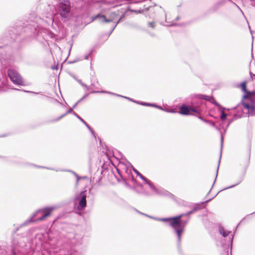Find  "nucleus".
Instances as JSON below:
<instances>
[{"label":"nucleus","mask_w":255,"mask_h":255,"mask_svg":"<svg viewBox=\"0 0 255 255\" xmlns=\"http://www.w3.org/2000/svg\"><path fill=\"white\" fill-rule=\"evenodd\" d=\"M127 10L123 11L122 9H118L117 11H110L105 14L100 13L96 15L93 17V20H98L99 22L101 23L112 22L113 26L110 31V34L118 24L127 15Z\"/></svg>","instance_id":"obj_1"},{"label":"nucleus","mask_w":255,"mask_h":255,"mask_svg":"<svg viewBox=\"0 0 255 255\" xmlns=\"http://www.w3.org/2000/svg\"><path fill=\"white\" fill-rule=\"evenodd\" d=\"M53 13L52 12H50L48 13V15L46 17V19L44 20L41 18H36V26L35 25H33V28L32 30H34L33 36L35 35H40L43 37H44L45 35L47 34L48 36L50 38H54L55 35L51 32L49 31L46 28H42L39 25L42 24L43 22H45L48 25L52 24L54 20H53Z\"/></svg>","instance_id":"obj_2"},{"label":"nucleus","mask_w":255,"mask_h":255,"mask_svg":"<svg viewBox=\"0 0 255 255\" xmlns=\"http://www.w3.org/2000/svg\"><path fill=\"white\" fill-rule=\"evenodd\" d=\"M142 214V213H141ZM143 215L147 216L145 214ZM183 216V214L177 216L167 218H156L148 216V217L155 219L157 221L169 222V225L173 228L174 233L176 234L178 238V242L180 243L181 242V237L184 231V226L182 225L181 218Z\"/></svg>","instance_id":"obj_3"},{"label":"nucleus","mask_w":255,"mask_h":255,"mask_svg":"<svg viewBox=\"0 0 255 255\" xmlns=\"http://www.w3.org/2000/svg\"><path fill=\"white\" fill-rule=\"evenodd\" d=\"M56 208L55 206H50L37 210L29 219L24 222L22 226L26 225L30 223L44 220L50 216L52 212L56 209Z\"/></svg>","instance_id":"obj_4"},{"label":"nucleus","mask_w":255,"mask_h":255,"mask_svg":"<svg viewBox=\"0 0 255 255\" xmlns=\"http://www.w3.org/2000/svg\"><path fill=\"white\" fill-rule=\"evenodd\" d=\"M132 165L127 161H120L118 164L117 171L121 177L125 180H131L135 182L133 176L131 173V169H133Z\"/></svg>","instance_id":"obj_5"},{"label":"nucleus","mask_w":255,"mask_h":255,"mask_svg":"<svg viewBox=\"0 0 255 255\" xmlns=\"http://www.w3.org/2000/svg\"><path fill=\"white\" fill-rule=\"evenodd\" d=\"M55 9L57 13H59L62 17H67L70 13L71 9L69 1L59 0Z\"/></svg>","instance_id":"obj_6"},{"label":"nucleus","mask_w":255,"mask_h":255,"mask_svg":"<svg viewBox=\"0 0 255 255\" xmlns=\"http://www.w3.org/2000/svg\"><path fill=\"white\" fill-rule=\"evenodd\" d=\"M133 171H134V172L137 175L139 176V177L142 179L143 180V181H145V183L146 184H147V185H148V186H149V187L153 190L154 191V192H156L157 193L159 194H160V195H164V196H168V197H172L173 196V195L171 194L170 193H169L168 191H166V190H163V189H161V190H158L154 186V185L153 184V183L149 180H148V179H147L145 177H144L141 174H140L136 169H135V168H133Z\"/></svg>","instance_id":"obj_7"},{"label":"nucleus","mask_w":255,"mask_h":255,"mask_svg":"<svg viewBox=\"0 0 255 255\" xmlns=\"http://www.w3.org/2000/svg\"><path fill=\"white\" fill-rule=\"evenodd\" d=\"M146 10H149V11H154L156 12V15L157 17H158L159 18H161L162 17L164 18L165 19V21L167 22L166 20V14L164 10V9L160 6L155 5L154 7H147L145 9H141L140 8L138 10H132V9H129V10H131V11H133L136 13H141L143 12L144 11Z\"/></svg>","instance_id":"obj_8"},{"label":"nucleus","mask_w":255,"mask_h":255,"mask_svg":"<svg viewBox=\"0 0 255 255\" xmlns=\"http://www.w3.org/2000/svg\"><path fill=\"white\" fill-rule=\"evenodd\" d=\"M7 75L13 84L22 86L24 85V82L22 77L15 70L8 69L7 71Z\"/></svg>","instance_id":"obj_9"},{"label":"nucleus","mask_w":255,"mask_h":255,"mask_svg":"<svg viewBox=\"0 0 255 255\" xmlns=\"http://www.w3.org/2000/svg\"><path fill=\"white\" fill-rule=\"evenodd\" d=\"M86 191L81 192L75 197L74 202L75 204H78L77 209L79 210H83L86 207Z\"/></svg>","instance_id":"obj_10"},{"label":"nucleus","mask_w":255,"mask_h":255,"mask_svg":"<svg viewBox=\"0 0 255 255\" xmlns=\"http://www.w3.org/2000/svg\"><path fill=\"white\" fill-rule=\"evenodd\" d=\"M180 113L183 115H188L190 113V107L182 106L180 110Z\"/></svg>","instance_id":"obj_11"},{"label":"nucleus","mask_w":255,"mask_h":255,"mask_svg":"<svg viewBox=\"0 0 255 255\" xmlns=\"http://www.w3.org/2000/svg\"><path fill=\"white\" fill-rule=\"evenodd\" d=\"M73 114L78 119H79L83 123H84L86 126L87 127V128L90 130L93 136L95 137L94 131L92 129V128H90V127L85 122L84 120H83L78 115H77L76 113H74Z\"/></svg>","instance_id":"obj_12"},{"label":"nucleus","mask_w":255,"mask_h":255,"mask_svg":"<svg viewBox=\"0 0 255 255\" xmlns=\"http://www.w3.org/2000/svg\"><path fill=\"white\" fill-rule=\"evenodd\" d=\"M219 231L221 235H222L223 237H227L229 234H230V232L226 230L223 227H220L219 228Z\"/></svg>","instance_id":"obj_13"},{"label":"nucleus","mask_w":255,"mask_h":255,"mask_svg":"<svg viewBox=\"0 0 255 255\" xmlns=\"http://www.w3.org/2000/svg\"><path fill=\"white\" fill-rule=\"evenodd\" d=\"M72 110H73V108H70L64 114L62 115L61 116H60L59 117H58L56 119H54L52 120V122H56L59 121V120H60L62 118L64 117L67 114L72 113Z\"/></svg>","instance_id":"obj_14"},{"label":"nucleus","mask_w":255,"mask_h":255,"mask_svg":"<svg viewBox=\"0 0 255 255\" xmlns=\"http://www.w3.org/2000/svg\"><path fill=\"white\" fill-rule=\"evenodd\" d=\"M91 93H107V94H111V95H115V96H118V97H123V98H127V97L123 96H122V95H119V94H115V93H112V92H107V91H103V90L101 91H93Z\"/></svg>","instance_id":"obj_15"},{"label":"nucleus","mask_w":255,"mask_h":255,"mask_svg":"<svg viewBox=\"0 0 255 255\" xmlns=\"http://www.w3.org/2000/svg\"><path fill=\"white\" fill-rule=\"evenodd\" d=\"M241 87L243 91H244V92H245L246 93H247L248 94H249V92H248L247 90V86H246V82H243V83H241Z\"/></svg>","instance_id":"obj_16"},{"label":"nucleus","mask_w":255,"mask_h":255,"mask_svg":"<svg viewBox=\"0 0 255 255\" xmlns=\"http://www.w3.org/2000/svg\"><path fill=\"white\" fill-rule=\"evenodd\" d=\"M70 172H72L75 176V177H76L77 178V181H76V184H78V182H79V181L80 180V179L81 178H85L86 177H80L79 176L77 173H76L74 171H69Z\"/></svg>","instance_id":"obj_17"},{"label":"nucleus","mask_w":255,"mask_h":255,"mask_svg":"<svg viewBox=\"0 0 255 255\" xmlns=\"http://www.w3.org/2000/svg\"><path fill=\"white\" fill-rule=\"evenodd\" d=\"M198 206H199L198 205V206H197L196 207H195L194 208V209H193V210L190 211H189V212H187V213H186L185 214H183V216H184V215H187V216L190 215V214H191L192 213H193L194 211H195L199 209Z\"/></svg>","instance_id":"obj_18"},{"label":"nucleus","mask_w":255,"mask_h":255,"mask_svg":"<svg viewBox=\"0 0 255 255\" xmlns=\"http://www.w3.org/2000/svg\"><path fill=\"white\" fill-rule=\"evenodd\" d=\"M250 115L255 116V106H253L250 108Z\"/></svg>","instance_id":"obj_19"},{"label":"nucleus","mask_w":255,"mask_h":255,"mask_svg":"<svg viewBox=\"0 0 255 255\" xmlns=\"http://www.w3.org/2000/svg\"><path fill=\"white\" fill-rule=\"evenodd\" d=\"M141 105H142L143 106H149V107H155L156 106L155 104H149V103H141Z\"/></svg>","instance_id":"obj_20"},{"label":"nucleus","mask_w":255,"mask_h":255,"mask_svg":"<svg viewBox=\"0 0 255 255\" xmlns=\"http://www.w3.org/2000/svg\"><path fill=\"white\" fill-rule=\"evenodd\" d=\"M243 105H244V108L247 109L248 110V111L250 113V108L253 105H250L249 104H247V103H244Z\"/></svg>","instance_id":"obj_21"},{"label":"nucleus","mask_w":255,"mask_h":255,"mask_svg":"<svg viewBox=\"0 0 255 255\" xmlns=\"http://www.w3.org/2000/svg\"><path fill=\"white\" fill-rule=\"evenodd\" d=\"M148 26L151 27L152 28H154L155 25V22L154 21L148 22Z\"/></svg>","instance_id":"obj_22"},{"label":"nucleus","mask_w":255,"mask_h":255,"mask_svg":"<svg viewBox=\"0 0 255 255\" xmlns=\"http://www.w3.org/2000/svg\"><path fill=\"white\" fill-rule=\"evenodd\" d=\"M226 117H227V115L224 113V111H222L221 116V119L222 120H224L226 119Z\"/></svg>","instance_id":"obj_23"},{"label":"nucleus","mask_w":255,"mask_h":255,"mask_svg":"<svg viewBox=\"0 0 255 255\" xmlns=\"http://www.w3.org/2000/svg\"><path fill=\"white\" fill-rule=\"evenodd\" d=\"M209 124L211 125V126L213 127L214 128H215L217 130H220V128L217 127L215 125V124L212 122H210Z\"/></svg>","instance_id":"obj_24"},{"label":"nucleus","mask_w":255,"mask_h":255,"mask_svg":"<svg viewBox=\"0 0 255 255\" xmlns=\"http://www.w3.org/2000/svg\"><path fill=\"white\" fill-rule=\"evenodd\" d=\"M202 98L205 99L206 100H207V101H210L211 99H212V98H211L209 96H205V95H202Z\"/></svg>","instance_id":"obj_25"},{"label":"nucleus","mask_w":255,"mask_h":255,"mask_svg":"<svg viewBox=\"0 0 255 255\" xmlns=\"http://www.w3.org/2000/svg\"><path fill=\"white\" fill-rule=\"evenodd\" d=\"M190 112H192L194 113H198V112L197 109L190 107Z\"/></svg>","instance_id":"obj_26"},{"label":"nucleus","mask_w":255,"mask_h":255,"mask_svg":"<svg viewBox=\"0 0 255 255\" xmlns=\"http://www.w3.org/2000/svg\"><path fill=\"white\" fill-rule=\"evenodd\" d=\"M87 96V95H85L84 97H83L81 100H80L78 102H77L74 105V106L72 108H73V109L74 108H75L76 107V106L77 105V104H78V103L79 102H80L81 101H82L84 98H85Z\"/></svg>","instance_id":"obj_27"},{"label":"nucleus","mask_w":255,"mask_h":255,"mask_svg":"<svg viewBox=\"0 0 255 255\" xmlns=\"http://www.w3.org/2000/svg\"><path fill=\"white\" fill-rule=\"evenodd\" d=\"M188 221V220H187V221H182V220H181V224H182V226H184V227H185V225L187 223Z\"/></svg>","instance_id":"obj_28"},{"label":"nucleus","mask_w":255,"mask_h":255,"mask_svg":"<svg viewBox=\"0 0 255 255\" xmlns=\"http://www.w3.org/2000/svg\"><path fill=\"white\" fill-rule=\"evenodd\" d=\"M221 149H222V147H223V136L222 134H221Z\"/></svg>","instance_id":"obj_29"},{"label":"nucleus","mask_w":255,"mask_h":255,"mask_svg":"<svg viewBox=\"0 0 255 255\" xmlns=\"http://www.w3.org/2000/svg\"><path fill=\"white\" fill-rule=\"evenodd\" d=\"M127 98H127V99H128V100H130V101H131L134 102V101L132 100H131V99H130L129 98H128V97H127ZM134 103H137V104H141V103H139V102H136V101H134Z\"/></svg>","instance_id":"obj_30"},{"label":"nucleus","mask_w":255,"mask_h":255,"mask_svg":"<svg viewBox=\"0 0 255 255\" xmlns=\"http://www.w3.org/2000/svg\"><path fill=\"white\" fill-rule=\"evenodd\" d=\"M175 25V24L173 22H171V23L170 22L169 24H166L165 25H166V26H172V25Z\"/></svg>","instance_id":"obj_31"},{"label":"nucleus","mask_w":255,"mask_h":255,"mask_svg":"<svg viewBox=\"0 0 255 255\" xmlns=\"http://www.w3.org/2000/svg\"><path fill=\"white\" fill-rule=\"evenodd\" d=\"M155 107H156V108H158V109H160V110H163V108H162L161 107L159 106H157V105H156V106H155Z\"/></svg>","instance_id":"obj_32"},{"label":"nucleus","mask_w":255,"mask_h":255,"mask_svg":"<svg viewBox=\"0 0 255 255\" xmlns=\"http://www.w3.org/2000/svg\"><path fill=\"white\" fill-rule=\"evenodd\" d=\"M231 246H232V242H233V235H231Z\"/></svg>","instance_id":"obj_33"},{"label":"nucleus","mask_w":255,"mask_h":255,"mask_svg":"<svg viewBox=\"0 0 255 255\" xmlns=\"http://www.w3.org/2000/svg\"><path fill=\"white\" fill-rule=\"evenodd\" d=\"M238 183L236 184V185H234L231 186H230V187H229L226 188L225 189H228V188H232V187H233L235 186L236 185H238Z\"/></svg>","instance_id":"obj_34"},{"label":"nucleus","mask_w":255,"mask_h":255,"mask_svg":"<svg viewBox=\"0 0 255 255\" xmlns=\"http://www.w3.org/2000/svg\"><path fill=\"white\" fill-rule=\"evenodd\" d=\"M203 121L204 122H205V123H209H209H210V121H207V120H205V119L203 120Z\"/></svg>","instance_id":"obj_35"},{"label":"nucleus","mask_w":255,"mask_h":255,"mask_svg":"<svg viewBox=\"0 0 255 255\" xmlns=\"http://www.w3.org/2000/svg\"><path fill=\"white\" fill-rule=\"evenodd\" d=\"M81 85L83 87H87V86L86 85H85V84H84L83 83H81Z\"/></svg>","instance_id":"obj_36"},{"label":"nucleus","mask_w":255,"mask_h":255,"mask_svg":"<svg viewBox=\"0 0 255 255\" xmlns=\"http://www.w3.org/2000/svg\"><path fill=\"white\" fill-rule=\"evenodd\" d=\"M218 166H219V164L218 165ZM218 169H219V166H218V168L217 169V172H216V178H217V175H218Z\"/></svg>","instance_id":"obj_37"},{"label":"nucleus","mask_w":255,"mask_h":255,"mask_svg":"<svg viewBox=\"0 0 255 255\" xmlns=\"http://www.w3.org/2000/svg\"><path fill=\"white\" fill-rule=\"evenodd\" d=\"M88 58H89V55H86L85 57V59H88Z\"/></svg>","instance_id":"obj_38"},{"label":"nucleus","mask_w":255,"mask_h":255,"mask_svg":"<svg viewBox=\"0 0 255 255\" xmlns=\"http://www.w3.org/2000/svg\"><path fill=\"white\" fill-rule=\"evenodd\" d=\"M198 118L199 119H200L201 120H202V121H203V120H204V119L202 117H198Z\"/></svg>","instance_id":"obj_39"},{"label":"nucleus","mask_w":255,"mask_h":255,"mask_svg":"<svg viewBox=\"0 0 255 255\" xmlns=\"http://www.w3.org/2000/svg\"><path fill=\"white\" fill-rule=\"evenodd\" d=\"M15 253L14 251H12V254L11 255H15Z\"/></svg>","instance_id":"obj_40"},{"label":"nucleus","mask_w":255,"mask_h":255,"mask_svg":"<svg viewBox=\"0 0 255 255\" xmlns=\"http://www.w3.org/2000/svg\"><path fill=\"white\" fill-rule=\"evenodd\" d=\"M244 97L245 98H247V97H248V95H244Z\"/></svg>","instance_id":"obj_41"},{"label":"nucleus","mask_w":255,"mask_h":255,"mask_svg":"<svg viewBox=\"0 0 255 255\" xmlns=\"http://www.w3.org/2000/svg\"><path fill=\"white\" fill-rule=\"evenodd\" d=\"M38 167H39V168H45V167H43V166H37Z\"/></svg>","instance_id":"obj_42"},{"label":"nucleus","mask_w":255,"mask_h":255,"mask_svg":"<svg viewBox=\"0 0 255 255\" xmlns=\"http://www.w3.org/2000/svg\"><path fill=\"white\" fill-rule=\"evenodd\" d=\"M78 82L81 84V83H82L81 80H78Z\"/></svg>","instance_id":"obj_43"},{"label":"nucleus","mask_w":255,"mask_h":255,"mask_svg":"<svg viewBox=\"0 0 255 255\" xmlns=\"http://www.w3.org/2000/svg\"><path fill=\"white\" fill-rule=\"evenodd\" d=\"M179 17L178 16V17H177V18H176V20L179 19Z\"/></svg>","instance_id":"obj_44"},{"label":"nucleus","mask_w":255,"mask_h":255,"mask_svg":"<svg viewBox=\"0 0 255 255\" xmlns=\"http://www.w3.org/2000/svg\"><path fill=\"white\" fill-rule=\"evenodd\" d=\"M48 169H52V170H54L53 169H52V168H47Z\"/></svg>","instance_id":"obj_45"}]
</instances>
